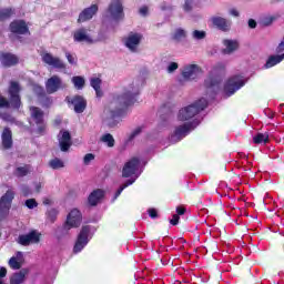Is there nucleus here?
I'll return each mask as SVG.
<instances>
[{"label":"nucleus","instance_id":"obj_1","mask_svg":"<svg viewBox=\"0 0 284 284\" xmlns=\"http://www.w3.org/2000/svg\"><path fill=\"white\" fill-rule=\"evenodd\" d=\"M140 90L139 82H132L123 89L121 94L114 95L101 113L102 123L108 128H116L121 123L123 109L134 103Z\"/></svg>","mask_w":284,"mask_h":284},{"label":"nucleus","instance_id":"obj_2","mask_svg":"<svg viewBox=\"0 0 284 284\" xmlns=\"http://www.w3.org/2000/svg\"><path fill=\"white\" fill-rule=\"evenodd\" d=\"M206 108L207 99L202 98L195 101L193 104L180 109L178 112V121H182V123H194V128H196V125H199L196 115L200 112H203V110Z\"/></svg>","mask_w":284,"mask_h":284},{"label":"nucleus","instance_id":"obj_3","mask_svg":"<svg viewBox=\"0 0 284 284\" xmlns=\"http://www.w3.org/2000/svg\"><path fill=\"white\" fill-rule=\"evenodd\" d=\"M20 91L21 87H19V82H11L9 87V101L0 95V108H14L16 110H19V108H21Z\"/></svg>","mask_w":284,"mask_h":284},{"label":"nucleus","instance_id":"obj_4","mask_svg":"<svg viewBox=\"0 0 284 284\" xmlns=\"http://www.w3.org/2000/svg\"><path fill=\"white\" fill-rule=\"evenodd\" d=\"M92 230L94 229L91 225L82 226L73 246V254H79L80 252H83L88 243H90V241L92 240Z\"/></svg>","mask_w":284,"mask_h":284},{"label":"nucleus","instance_id":"obj_5","mask_svg":"<svg viewBox=\"0 0 284 284\" xmlns=\"http://www.w3.org/2000/svg\"><path fill=\"white\" fill-rule=\"evenodd\" d=\"M124 47L128 48L129 52L136 54L141 43H143V33L139 31H131L123 38Z\"/></svg>","mask_w":284,"mask_h":284},{"label":"nucleus","instance_id":"obj_6","mask_svg":"<svg viewBox=\"0 0 284 284\" xmlns=\"http://www.w3.org/2000/svg\"><path fill=\"white\" fill-rule=\"evenodd\" d=\"M247 83V78L243 74H235L231 77L224 85V92L226 97H232V94L239 92L243 85Z\"/></svg>","mask_w":284,"mask_h":284},{"label":"nucleus","instance_id":"obj_7","mask_svg":"<svg viewBox=\"0 0 284 284\" xmlns=\"http://www.w3.org/2000/svg\"><path fill=\"white\" fill-rule=\"evenodd\" d=\"M106 14L112 21H123L125 12L123 11V0H111L106 9Z\"/></svg>","mask_w":284,"mask_h":284},{"label":"nucleus","instance_id":"obj_8","mask_svg":"<svg viewBox=\"0 0 284 284\" xmlns=\"http://www.w3.org/2000/svg\"><path fill=\"white\" fill-rule=\"evenodd\" d=\"M194 125V122H184L183 124L175 126L170 136L171 143H179V141H183V139H185V136L195 129Z\"/></svg>","mask_w":284,"mask_h":284},{"label":"nucleus","instance_id":"obj_9","mask_svg":"<svg viewBox=\"0 0 284 284\" xmlns=\"http://www.w3.org/2000/svg\"><path fill=\"white\" fill-rule=\"evenodd\" d=\"M140 166L141 160H139V158H132L124 164L122 169V176L124 179H130V176H135V179H139V176H141V172L139 171Z\"/></svg>","mask_w":284,"mask_h":284},{"label":"nucleus","instance_id":"obj_10","mask_svg":"<svg viewBox=\"0 0 284 284\" xmlns=\"http://www.w3.org/2000/svg\"><path fill=\"white\" fill-rule=\"evenodd\" d=\"M72 37L75 43H94V37H92L90 28H78L73 31Z\"/></svg>","mask_w":284,"mask_h":284},{"label":"nucleus","instance_id":"obj_11","mask_svg":"<svg viewBox=\"0 0 284 284\" xmlns=\"http://www.w3.org/2000/svg\"><path fill=\"white\" fill-rule=\"evenodd\" d=\"M81 221H83L81 211H79L78 209L71 210V212L67 216V222L62 227L63 232L68 234V231L72 230V227H79V225H81Z\"/></svg>","mask_w":284,"mask_h":284},{"label":"nucleus","instance_id":"obj_12","mask_svg":"<svg viewBox=\"0 0 284 284\" xmlns=\"http://www.w3.org/2000/svg\"><path fill=\"white\" fill-rule=\"evenodd\" d=\"M18 243L24 245V247H28V245H37L41 243V233L37 230H32L27 234L19 235Z\"/></svg>","mask_w":284,"mask_h":284},{"label":"nucleus","instance_id":"obj_13","mask_svg":"<svg viewBox=\"0 0 284 284\" xmlns=\"http://www.w3.org/2000/svg\"><path fill=\"white\" fill-rule=\"evenodd\" d=\"M65 89V83L59 75H52L45 82V90L48 94H54V92H59V90Z\"/></svg>","mask_w":284,"mask_h":284},{"label":"nucleus","instance_id":"obj_14","mask_svg":"<svg viewBox=\"0 0 284 284\" xmlns=\"http://www.w3.org/2000/svg\"><path fill=\"white\" fill-rule=\"evenodd\" d=\"M14 200V191L8 190L6 194L0 200V221L8 214Z\"/></svg>","mask_w":284,"mask_h":284},{"label":"nucleus","instance_id":"obj_15","mask_svg":"<svg viewBox=\"0 0 284 284\" xmlns=\"http://www.w3.org/2000/svg\"><path fill=\"white\" fill-rule=\"evenodd\" d=\"M201 74L199 64H185L182 69V77L185 81H194Z\"/></svg>","mask_w":284,"mask_h":284},{"label":"nucleus","instance_id":"obj_16","mask_svg":"<svg viewBox=\"0 0 284 284\" xmlns=\"http://www.w3.org/2000/svg\"><path fill=\"white\" fill-rule=\"evenodd\" d=\"M42 61L55 70H65V63L58 57L52 55V53L44 52L42 53Z\"/></svg>","mask_w":284,"mask_h":284},{"label":"nucleus","instance_id":"obj_17","mask_svg":"<svg viewBox=\"0 0 284 284\" xmlns=\"http://www.w3.org/2000/svg\"><path fill=\"white\" fill-rule=\"evenodd\" d=\"M204 87L206 88L210 99H214V94H216L221 88V80L219 78L209 77L204 81Z\"/></svg>","mask_w":284,"mask_h":284},{"label":"nucleus","instance_id":"obj_18","mask_svg":"<svg viewBox=\"0 0 284 284\" xmlns=\"http://www.w3.org/2000/svg\"><path fill=\"white\" fill-rule=\"evenodd\" d=\"M58 141L61 149V152H68L72 148V135L69 131H60L58 134Z\"/></svg>","mask_w":284,"mask_h":284},{"label":"nucleus","instance_id":"obj_19","mask_svg":"<svg viewBox=\"0 0 284 284\" xmlns=\"http://www.w3.org/2000/svg\"><path fill=\"white\" fill-rule=\"evenodd\" d=\"M69 103L73 105L74 112L77 114H82V112H85V108L88 106V102H85V99L81 95H75L71 100L70 98H67Z\"/></svg>","mask_w":284,"mask_h":284},{"label":"nucleus","instance_id":"obj_20","mask_svg":"<svg viewBox=\"0 0 284 284\" xmlns=\"http://www.w3.org/2000/svg\"><path fill=\"white\" fill-rule=\"evenodd\" d=\"M98 12L99 6L92 4L79 14L78 23H85V21H90V19H92V17H94V14H97Z\"/></svg>","mask_w":284,"mask_h":284},{"label":"nucleus","instance_id":"obj_21","mask_svg":"<svg viewBox=\"0 0 284 284\" xmlns=\"http://www.w3.org/2000/svg\"><path fill=\"white\" fill-rule=\"evenodd\" d=\"M10 30L13 34H28V24L23 20H16L11 22Z\"/></svg>","mask_w":284,"mask_h":284},{"label":"nucleus","instance_id":"obj_22","mask_svg":"<svg viewBox=\"0 0 284 284\" xmlns=\"http://www.w3.org/2000/svg\"><path fill=\"white\" fill-rule=\"evenodd\" d=\"M212 23L223 32H227V30H230V28L232 27V22L230 20L221 17L212 18Z\"/></svg>","mask_w":284,"mask_h":284},{"label":"nucleus","instance_id":"obj_23","mask_svg":"<svg viewBox=\"0 0 284 284\" xmlns=\"http://www.w3.org/2000/svg\"><path fill=\"white\" fill-rule=\"evenodd\" d=\"M0 61H1V64L4 65V68H10L19 63V58H17V55L11 53H3L0 58Z\"/></svg>","mask_w":284,"mask_h":284},{"label":"nucleus","instance_id":"obj_24","mask_svg":"<svg viewBox=\"0 0 284 284\" xmlns=\"http://www.w3.org/2000/svg\"><path fill=\"white\" fill-rule=\"evenodd\" d=\"M103 196H105V192L103 190L98 189L92 191L88 197L89 204L92 206L99 204Z\"/></svg>","mask_w":284,"mask_h":284},{"label":"nucleus","instance_id":"obj_25","mask_svg":"<svg viewBox=\"0 0 284 284\" xmlns=\"http://www.w3.org/2000/svg\"><path fill=\"white\" fill-rule=\"evenodd\" d=\"M2 148H4V150H10V148H12V131H10L9 128H6L2 131Z\"/></svg>","mask_w":284,"mask_h":284},{"label":"nucleus","instance_id":"obj_26","mask_svg":"<svg viewBox=\"0 0 284 284\" xmlns=\"http://www.w3.org/2000/svg\"><path fill=\"white\" fill-rule=\"evenodd\" d=\"M31 116L37 125H41L43 123V111L37 106L30 108Z\"/></svg>","mask_w":284,"mask_h":284},{"label":"nucleus","instance_id":"obj_27","mask_svg":"<svg viewBox=\"0 0 284 284\" xmlns=\"http://www.w3.org/2000/svg\"><path fill=\"white\" fill-rule=\"evenodd\" d=\"M22 261H23V253L18 252L17 256H13L9 260V267H11V270H21Z\"/></svg>","mask_w":284,"mask_h":284},{"label":"nucleus","instance_id":"obj_28","mask_svg":"<svg viewBox=\"0 0 284 284\" xmlns=\"http://www.w3.org/2000/svg\"><path fill=\"white\" fill-rule=\"evenodd\" d=\"M224 54H232V52H236L239 50V42L234 40H224Z\"/></svg>","mask_w":284,"mask_h":284},{"label":"nucleus","instance_id":"obj_29","mask_svg":"<svg viewBox=\"0 0 284 284\" xmlns=\"http://www.w3.org/2000/svg\"><path fill=\"white\" fill-rule=\"evenodd\" d=\"M28 275L27 270H21L18 273H14L10 278V284H21L26 281V276Z\"/></svg>","mask_w":284,"mask_h":284},{"label":"nucleus","instance_id":"obj_30","mask_svg":"<svg viewBox=\"0 0 284 284\" xmlns=\"http://www.w3.org/2000/svg\"><path fill=\"white\" fill-rule=\"evenodd\" d=\"M284 59V53L281 54V55H271L266 63L264 64V67L266 69H270V68H274V65H278V63H281V61H283Z\"/></svg>","mask_w":284,"mask_h":284},{"label":"nucleus","instance_id":"obj_31","mask_svg":"<svg viewBox=\"0 0 284 284\" xmlns=\"http://www.w3.org/2000/svg\"><path fill=\"white\" fill-rule=\"evenodd\" d=\"M91 88L95 91L97 97H103V91H101V79L91 78L90 80Z\"/></svg>","mask_w":284,"mask_h":284},{"label":"nucleus","instance_id":"obj_32","mask_svg":"<svg viewBox=\"0 0 284 284\" xmlns=\"http://www.w3.org/2000/svg\"><path fill=\"white\" fill-rule=\"evenodd\" d=\"M270 141V134L267 133H257L255 136H253V143L255 144H265Z\"/></svg>","mask_w":284,"mask_h":284},{"label":"nucleus","instance_id":"obj_33","mask_svg":"<svg viewBox=\"0 0 284 284\" xmlns=\"http://www.w3.org/2000/svg\"><path fill=\"white\" fill-rule=\"evenodd\" d=\"M206 37L207 33L203 30H193L191 32V39H193V41H203Z\"/></svg>","mask_w":284,"mask_h":284},{"label":"nucleus","instance_id":"obj_34","mask_svg":"<svg viewBox=\"0 0 284 284\" xmlns=\"http://www.w3.org/2000/svg\"><path fill=\"white\" fill-rule=\"evenodd\" d=\"M100 141L105 145H108V148H114V143H115L114 136L110 133L103 134Z\"/></svg>","mask_w":284,"mask_h":284},{"label":"nucleus","instance_id":"obj_35","mask_svg":"<svg viewBox=\"0 0 284 284\" xmlns=\"http://www.w3.org/2000/svg\"><path fill=\"white\" fill-rule=\"evenodd\" d=\"M134 181H136V179L128 180L124 184H122L115 192V195L112 201H116L121 196L123 190H125V187H130V185H132Z\"/></svg>","mask_w":284,"mask_h":284},{"label":"nucleus","instance_id":"obj_36","mask_svg":"<svg viewBox=\"0 0 284 284\" xmlns=\"http://www.w3.org/2000/svg\"><path fill=\"white\" fill-rule=\"evenodd\" d=\"M49 168H51V170H61V168H65V164L61 159L55 158L49 162Z\"/></svg>","mask_w":284,"mask_h":284},{"label":"nucleus","instance_id":"obj_37","mask_svg":"<svg viewBox=\"0 0 284 284\" xmlns=\"http://www.w3.org/2000/svg\"><path fill=\"white\" fill-rule=\"evenodd\" d=\"M71 81L77 90H83L85 85V79H83V77H73Z\"/></svg>","mask_w":284,"mask_h":284},{"label":"nucleus","instance_id":"obj_38","mask_svg":"<svg viewBox=\"0 0 284 284\" xmlns=\"http://www.w3.org/2000/svg\"><path fill=\"white\" fill-rule=\"evenodd\" d=\"M29 173H30V166L29 165L19 166L14 171L16 176H28Z\"/></svg>","mask_w":284,"mask_h":284},{"label":"nucleus","instance_id":"obj_39","mask_svg":"<svg viewBox=\"0 0 284 284\" xmlns=\"http://www.w3.org/2000/svg\"><path fill=\"white\" fill-rule=\"evenodd\" d=\"M186 37H187V32L182 28L176 29L173 36L175 41H182V39H185Z\"/></svg>","mask_w":284,"mask_h":284},{"label":"nucleus","instance_id":"obj_40","mask_svg":"<svg viewBox=\"0 0 284 284\" xmlns=\"http://www.w3.org/2000/svg\"><path fill=\"white\" fill-rule=\"evenodd\" d=\"M14 12L12 9H0V21H6V19H10Z\"/></svg>","mask_w":284,"mask_h":284},{"label":"nucleus","instance_id":"obj_41","mask_svg":"<svg viewBox=\"0 0 284 284\" xmlns=\"http://www.w3.org/2000/svg\"><path fill=\"white\" fill-rule=\"evenodd\" d=\"M143 132V129L141 126L135 128L130 134H129V141H134L139 134Z\"/></svg>","mask_w":284,"mask_h":284},{"label":"nucleus","instance_id":"obj_42","mask_svg":"<svg viewBox=\"0 0 284 284\" xmlns=\"http://www.w3.org/2000/svg\"><path fill=\"white\" fill-rule=\"evenodd\" d=\"M26 207L29 210H34V207H39V203H37V200L34 199H29L24 202Z\"/></svg>","mask_w":284,"mask_h":284},{"label":"nucleus","instance_id":"obj_43","mask_svg":"<svg viewBox=\"0 0 284 284\" xmlns=\"http://www.w3.org/2000/svg\"><path fill=\"white\" fill-rule=\"evenodd\" d=\"M193 6H194V0H185L182 8H183L184 12H192Z\"/></svg>","mask_w":284,"mask_h":284},{"label":"nucleus","instance_id":"obj_44","mask_svg":"<svg viewBox=\"0 0 284 284\" xmlns=\"http://www.w3.org/2000/svg\"><path fill=\"white\" fill-rule=\"evenodd\" d=\"M176 70H179V63H176V62H169V64L166 67V72L169 74H172L173 72H176Z\"/></svg>","mask_w":284,"mask_h":284},{"label":"nucleus","instance_id":"obj_45","mask_svg":"<svg viewBox=\"0 0 284 284\" xmlns=\"http://www.w3.org/2000/svg\"><path fill=\"white\" fill-rule=\"evenodd\" d=\"M57 214H59V212L55 209H51L48 211L47 216L51 221V223H54V221L57 220Z\"/></svg>","mask_w":284,"mask_h":284},{"label":"nucleus","instance_id":"obj_46","mask_svg":"<svg viewBox=\"0 0 284 284\" xmlns=\"http://www.w3.org/2000/svg\"><path fill=\"white\" fill-rule=\"evenodd\" d=\"M67 61L70 63V65H77V55L72 54L70 52H65Z\"/></svg>","mask_w":284,"mask_h":284},{"label":"nucleus","instance_id":"obj_47","mask_svg":"<svg viewBox=\"0 0 284 284\" xmlns=\"http://www.w3.org/2000/svg\"><path fill=\"white\" fill-rule=\"evenodd\" d=\"M91 161H94V154H92V153L85 154L83 158L84 165H90Z\"/></svg>","mask_w":284,"mask_h":284},{"label":"nucleus","instance_id":"obj_48","mask_svg":"<svg viewBox=\"0 0 284 284\" xmlns=\"http://www.w3.org/2000/svg\"><path fill=\"white\" fill-rule=\"evenodd\" d=\"M20 190H21L23 196H30V194H32V190L28 185H22L20 187Z\"/></svg>","mask_w":284,"mask_h":284},{"label":"nucleus","instance_id":"obj_49","mask_svg":"<svg viewBox=\"0 0 284 284\" xmlns=\"http://www.w3.org/2000/svg\"><path fill=\"white\" fill-rule=\"evenodd\" d=\"M223 70H225V63L220 62L214 67L213 72L216 74L219 72H223Z\"/></svg>","mask_w":284,"mask_h":284},{"label":"nucleus","instance_id":"obj_50","mask_svg":"<svg viewBox=\"0 0 284 284\" xmlns=\"http://www.w3.org/2000/svg\"><path fill=\"white\" fill-rule=\"evenodd\" d=\"M8 274V270L6 267H0V284H6V282H3V278H6Z\"/></svg>","mask_w":284,"mask_h":284},{"label":"nucleus","instance_id":"obj_51","mask_svg":"<svg viewBox=\"0 0 284 284\" xmlns=\"http://www.w3.org/2000/svg\"><path fill=\"white\" fill-rule=\"evenodd\" d=\"M160 10H163V11L169 10V11H171V10H173V8H172V4H170V3H168V2H162V3L160 4Z\"/></svg>","mask_w":284,"mask_h":284},{"label":"nucleus","instance_id":"obj_52","mask_svg":"<svg viewBox=\"0 0 284 284\" xmlns=\"http://www.w3.org/2000/svg\"><path fill=\"white\" fill-rule=\"evenodd\" d=\"M273 21H274V18L272 17H265L262 19L263 26H272Z\"/></svg>","mask_w":284,"mask_h":284},{"label":"nucleus","instance_id":"obj_53","mask_svg":"<svg viewBox=\"0 0 284 284\" xmlns=\"http://www.w3.org/2000/svg\"><path fill=\"white\" fill-rule=\"evenodd\" d=\"M180 216L174 214L173 217L170 220L171 225H179Z\"/></svg>","mask_w":284,"mask_h":284},{"label":"nucleus","instance_id":"obj_54","mask_svg":"<svg viewBox=\"0 0 284 284\" xmlns=\"http://www.w3.org/2000/svg\"><path fill=\"white\" fill-rule=\"evenodd\" d=\"M33 187H34V192H37V194H39V192H41V187H42L41 182H34Z\"/></svg>","mask_w":284,"mask_h":284},{"label":"nucleus","instance_id":"obj_55","mask_svg":"<svg viewBox=\"0 0 284 284\" xmlns=\"http://www.w3.org/2000/svg\"><path fill=\"white\" fill-rule=\"evenodd\" d=\"M149 216L151 219H156V216H159L158 212L155 211V209H149Z\"/></svg>","mask_w":284,"mask_h":284},{"label":"nucleus","instance_id":"obj_56","mask_svg":"<svg viewBox=\"0 0 284 284\" xmlns=\"http://www.w3.org/2000/svg\"><path fill=\"white\" fill-rule=\"evenodd\" d=\"M176 214H178V216H183V214H185V207L178 206L176 207Z\"/></svg>","mask_w":284,"mask_h":284},{"label":"nucleus","instance_id":"obj_57","mask_svg":"<svg viewBox=\"0 0 284 284\" xmlns=\"http://www.w3.org/2000/svg\"><path fill=\"white\" fill-rule=\"evenodd\" d=\"M139 12H140V14L142 17H146V14H148V7L140 8Z\"/></svg>","mask_w":284,"mask_h":284},{"label":"nucleus","instance_id":"obj_58","mask_svg":"<svg viewBox=\"0 0 284 284\" xmlns=\"http://www.w3.org/2000/svg\"><path fill=\"white\" fill-rule=\"evenodd\" d=\"M248 28H252V29L256 28V20L250 19L248 20Z\"/></svg>","mask_w":284,"mask_h":284},{"label":"nucleus","instance_id":"obj_59","mask_svg":"<svg viewBox=\"0 0 284 284\" xmlns=\"http://www.w3.org/2000/svg\"><path fill=\"white\" fill-rule=\"evenodd\" d=\"M229 12L232 17H239V10L236 9H231Z\"/></svg>","mask_w":284,"mask_h":284},{"label":"nucleus","instance_id":"obj_60","mask_svg":"<svg viewBox=\"0 0 284 284\" xmlns=\"http://www.w3.org/2000/svg\"><path fill=\"white\" fill-rule=\"evenodd\" d=\"M43 205H50L52 203L51 199L44 197L42 201Z\"/></svg>","mask_w":284,"mask_h":284},{"label":"nucleus","instance_id":"obj_61","mask_svg":"<svg viewBox=\"0 0 284 284\" xmlns=\"http://www.w3.org/2000/svg\"><path fill=\"white\" fill-rule=\"evenodd\" d=\"M39 132H43V126H39Z\"/></svg>","mask_w":284,"mask_h":284}]
</instances>
